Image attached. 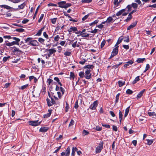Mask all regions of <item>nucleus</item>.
I'll use <instances>...</instances> for the list:
<instances>
[{"instance_id":"nucleus-48","label":"nucleus","mask_w":156,"mask_h":156,"mask_svg":"<svg viewBox=\"0 0 156 156\" xmlns=\"http://www.w3.org/2000/svg\"><path fill=\"white\" fill-rule=\"evenodd\" d=\"M45 40L44 39H43L42 38L40 37L38 39V41L41 43H42L44 42Z\"/></svg>"},{"instance_id":"nucleus-1","label":"nucleus","mask_w":156,"mask_h":156,"mask_svg":"<svg viewBox=\"0 0 156 156\" xmlns=\"http://www.w3.org/2000/svg\"><path fill=\"white\" fill-rule=\"evenodd\" d=\"M58 6L62 8L66 9L71 6V4L70 3H66L65 1H61L58 2Z\"/></svg>"},{"instance_id":"nucleus-28","label":"nucleus","mask_w":156,"mask_h":156,"mask_svg":"<svg viewBox=\"0 0 156 156\" xmlns=\"http://www.w3.org/2000/svg\"><path fill=\"white\" fill-rule=\"evenodd\" d=\"M147 144L149 145H150L153 142V141L152 140L147 139Z\"/></svg>"},{"instance_id":"nucleus-16","label":"nucleus","mask_w":156,"mask_h":156,"mask_svg":"<svg viewBox=\"0 0 156 156\" xmlns=\"http://www.w3.org/2000/svg\"><path fill=\"white\" fill-rule=\"evenodd\" d=\"M133 63V62L132 60H130L128 62H127L126 64L124 65V67L125 68H126L128 67L129 65H132Z\"/></svg>"},{"instance_id":"nucleus-25","label":"nucleus","mask_w":156,"mask_h":156,"mask_svg":"<svg viewBox=\"0 0 156 156\" xmlns=\"http://www.w3.org/2000/svg\"><path fill=\"white\" fill-rule=\"evenodd\" d=\"M12 38L16 41L15 42H16V43L17 44H19V42L20 41V39L16 37H13Z\"/></svg>"},{"instance_id":"nucleus-27","label":"nucleus","mask_w":156,"mask_h":156,"mask_svg":"<svg viewBox=\"0 0 156 156\" xmlns=\"http://www.w3.org/2000/svg\"><path fill=\"white\" fill-rule=\"evenodd\" d=\"M139 80L140 79L139 76H137L135 78L133 82V84L139 81Z\"/></svg>"},{"instance_id":"nucleus-43","label":"nucleus","mask_w":156,"mask_h":156,"mask_svg":"<svg viewBox=\"0 0 156 156\" xmlns=\"http://www.w3.org/2000/svg\"><path fill=\"white\" fill-rule=\"evenodd\" d=\"M29 85L28 84H26L25 85H23L21 87L20 89L22 90H24L25 89H26L27 88V87H28Z\"/></svg>"},{"instance_id":"nucleus-21","label":"nucleus","mask_w":156,"mask_h":156,"mask_svg":"<svg viewBox=\"0 0 156 156\" xmlns=\"http://www.w3.org/2000/svg\"><path fill=\"white\" fill-rule=\"evenodd\" d=\"M48 51H49V52L51 55L56 52V50L54 48L49 49L48 50Z\"/></svg>"},{"instance_id":"nucleus-11","label":"nucleus","mask_w":156,"mask_h":156,"mask_svg":"<svg viewBox=\"0 0 156 156\" xmlns=\"http://www.w3.org/2000/svg\"><path fill=\"white\" fill-rule=\"evenodd\" d=\"M0 7L1 8H4L7 9H12V8L7 5H0Z\"/></svg>"},{"instance_id":"nucleus-40","label":"nucleus","mask_w":156,"mask_h":156,"mask_svg":"<svg viewBox=\"0 0 156 156\" xmlns=\"http://www.w3.org/2000/svg\"><path fill=\"white\" fill-rule=\"evenodd\" d=\"M132 18V16L131 15H130L129 14L128 16V17H127L126 19V20L127 22L129 21L130 19H131Z\"/></svg>"},{"instance_id":"nucleus-19","label":"nucleus","mask_w":156,"mask_h":156,"mask_svg":"<svg viewBox=\"0 0 156 156\" xmlns=\"http://www.w3.org/2000/svg\"><path fill=\"white\" fill-rule=\"evenodd\" d=\"M118 49H113L112 51V53L113 54V55H116L118 53Z\"/></svg>"},{"instance_id":"nucleus-36","label":"nucleus","mask_w":156,"mask_h":156,"mask_svg":"<svg viewBox=\"0 0 156 156\" xmlns=\"http://www.w3.org/2000/svg\"><path fill=\"white\" fill-rule=\"evenodd\" d=\"M92 0H82L81 2L83 3H89L91 2Z\"/></svg>"},{"instance_id":"nucleus-4","label":"nucleus","mask_w":156,"mask_h":156,"mask_svg":"<svg viewBox=\"0 0 156 156\" xmlns=\"http://www.w3.org/2000/svg\"><path fill=\"white\" fill-rule=\"evenodd\" d=\"M113 20L111 16L108 17L106 21L102 22V24H106V26H108L110 25V23L112 22Z\"/></svg>"},{"instance_id":"nucleus-59","label":"nucleus","mask_w":156,"mask_h":156,"mask_svg":"<svg viewBox=\"0 0 156 156\" xmlns=\"http://www.w3.org/2000/svg\"><path fill=\"white\" fill-rule=\"evenodd\" d=\"M48 5V6H55V7L57 6V5L55 4H53V3H49Z\"/></svg>"},{"instance_id":"nucleus-49","label":"nucleus","mask_w":156,"mask_h":156,"mask_svg":"<svg viewBox=\"0 0 156 156\" xmlns=\"http://www.w3.org/2000/svg\"><path fill=\"white\" fill-rule=\"evenodd\" d=\"M71 54V52L69 51H66L64 53V55L66 56H69Z\"/></svg>"},{"instance_id":"nucleus-14","label":"nucleus","mask_w":156,"mask_h":156,"mask_svg":"<svg viewBox=\"0 0 156 156\" xmlns=\"http://www.w3.org/2000/svg\"><path fill=\"white\" fill-rule=\"evenodd\" d=\"M89 34L86 33H81V34L78 35L77 36H81L82 37H87L89 36Z\"/></svg>"},{"instance_id":"nucleus-33","label":"nucleus","mask_w":156,"mask_h":156,"mask_svg":"<svg viewBox=\"0 0 156 156\" xmlns=\"http://www.w3.org/2000/svg\"><path fill=\"white\" fill-rule=\"evenodd\" d=\"M84 73L83 72H80L79 73V76L81 78H83L84 76Z\"/></svg>"},{"instance_id":"nucleus-35","label":"nucleus","mask_w":156,"mask_h":156,"mask_svg":"<svg viewBox=\"0 0 156 156\" xmlns=\"http://www.w3.org/2000/svg\"><path fill=\"white\" fill-rule=\"evenodd\" d=\"M39 7H40V6L39 5L38 6V7H37V9H36V11L35 12V13L34 15V16H33V19H34L35 18Z\"/></svg>"},{"instance_id":"nucleus-24","label":"nucleus","mask_w":156,"mask_h":156,"mask_svg":"<svg viewBox=\"0 0 156 156\" xmlns=\"http://www.w3.org/2000/svg\"><path fill=\"white\" fill-rule=\"evenodd\" d=\"M122 116L123 115L122 114V112L120 111L119 112V118L120 120V123L121 122L122 120Z\"/></svg>"},{"instance_id":"nucleus-57","label":"nucleus","mask_w":156,"mask_h":156,"mask_svg":"<svg viewBox=\"0 0 156 156\" xmlns=\"http://www.w3.org/2000/svg\"><path fill=\"white\" fill-rule=\"evenodd\" d=\"M148 114L150 116H153V115H155V112H148Z\"/></svg>"},{"instance_id":"nucleus-64","label":"nucleus","mask_w":156,"mask_h":156,"mask_svg":"<svg viewBox=\"0 0 156 156\" xmlns=\"http://www.w3.org/2000/svg\"><path fill=\"white\" fill-rule=\"evenodd\" d=\"M9 57H4L3 59V61H4V62H6L7 60L9 58Z\"/></svg>"},{"instance_id":"nucleus-17","label":"nucleus","mask_w":156,"mask_h":156,"mask_svg":"<svg viewBox=\"0 0 156 156\" xmlns=\"http://www.w3.org/2000/svg\"><path fill=\"white\" fill-rule=\"evenodd\" d=\"M51 111H52V110H48V113L44 115V118H48V117H49L51 115Z\"/></svg>"},{"instance_id":"nucleus-9","label":"nucleus","mask_w":156,"mask_h":156,"mask_svg":"<svg viewBox=\"0 0 156 156\" xmlns=\"http://www.w3.org/2000/svg\"><path fill=\"white\" fill-rule=\"evenodd\" d=\"M137 24V22H135L132 23L130 26L128 27L127 30H129L134 27Z\"/></svg>"},{"instance_id":"nucleus-51","label":"nucleus","mask_w":156,"mask_h":156,"mask_svg":"<svg viewBox=\"0 0 156 156\" xmlns=\"http://www.w3.org/2000/svg\"><path fill=\"white\" fill-rule=\"evenodd\" d=\"M74 120L73 119H71V121L69 124V127L73 125L74 124Z\"/></svg>"},{"instance_id":"nucleus-44","label":"nucleus","mask_w":156,"mask_h":156,"mask_svg":"<svg viewBox=\"0 0 156 156\" xmlns=\"http://www.w3.org/2000/svg\"><path fill=\"white\" fill-rule=\"evenodd\" d=\"M24 5H25L24 3H23L21 4L20 5H19L18 6V8H19V9H23L24 7Z\"/></svg>"},{"instance_id":"nucleus-13","label":"nucleus","mask_w":156,"mask_h":156,"mask_svg":"<svg viewBox=\"0 0 156 156\" xmlns=\"http://www.w3.org/2000/svg\"><path fill=\"white\" fill-rule=\"evenodd\" d=\"M48 127H43L40 129L39 131L41 132H45L48 130Z\"/></svg>"},{"instance_id":"nucleus-42","label":"nucleus","mask_w":156,"mask_h":156,"mask_svg":"<svg viewBox=\"0 0 156 156\" xmlns=\"http://www.w3.org/2000/svg\"><path fill=\"white\" fill-rule=\"evenodd\" d=\"M66 112H67L68 111L69 109V105L67 102H66Z\"/></svg>"},{"instance_id":"nucleus-12","label":"nucleus","mask_w":156,"mask_h":156,"mask_svg":"<svg viewBox=\"0 0 156 156\" xmlns=\"http://www.w3.org/2000/svg\"><path fill=\"white\" fill-rule=\"evenodd\" d=\"M145 91V89H144L141 91L137 95V98H140L142 96L144 92Z\"/></svg>"},{"instance_id":"nucleus-54","label":"nucleus","mask_w":156,"mask_h":156,"mask_svg":"<svg viewBox=\"0 0 156 156\" xmlns=\"http://www.w3.org/2000/svg\"><path fill=\"white\" fill-rule=\"evenodd\" d=\"M29 20L27 19H24L22 21V23L23 24H25L27 23L28 21Z\"/></svg>"},{"instance_id":"nucleus-6","label":"nucleus","mask_w":156,"mask_h":156,"mask_svg":"<svg viewBox=\"0 0 156 156\" xmlns=\"http://www.w3.org/2000/svg\"><path fill=\"white\" fill-rule=\"evenodd\" d=\"M98 102L97 101H94L93 103L91 105L90 108L91 110H94L96 109L98 105Z\"/></svg>"},{"instance_id":"nucleus-8","label":"nucleus","mask_w":156,"mask_h":156,"mask_svg":"<svg viewBox=\"0 0 156 156\" xmlns=\"http://www.w3.org/2000/svg\"><path fill=\"white\" fill-rule=\"evenodd\" d=\"M29 44L32 46H37L38 44V43L36 40H33L30 41Z\"/></svg>"},{"instance_id":"nucleus-37","label":"nucleus","mask_w":156,"mask_h":156,"mask_svg":"<svg viewBox=\"0 0 156 156\" xmlns=\"http://www.w3.org/2000/svg\"><path fill=\"white\" fill-rule=\"evenodd\" d=\"M60 37L58 35H57L54 37V40L56 41H58L60 39Z\"/></svg>"},{"instance_id":"nucleus-45","label":"nucleus","mask_w":156,"mask_h":156,"mask_svg":"<svg viewBox=\"0 0 156 156\" xmlns=\"http://www.w3.org/2000/svg\"><path fill=\"white\" fill-rule=\"evenodd\" d=\"M114 4L117 6L119 5L118 0H114L113 2Z\"/></svg>"},{"instance_id":"nucleus-63","label":"nucleus","mask_w":156,"mask_h":156,"mask_svg":"<svg viewBox=\"0 0 156 156\" xmlns=\"http://www.w3.org/2000/svg\"><path fill=\"white\" fill-rule=\"evenodd\" d=\"M86 60H85V59H84L82 61H80L79 62V63L82 65H83L86 62Z\"/></svg>"},{"instance_id":"nucleus-61","label":"nucleus","mask_w":156,"mask_h":156,"mask_svg":"<svg viewBox=\"0 0 156 156\" xmlns=\"http://www.w3.org/2000/svg\"><path fill=\"white\" fill-rule=\"evenodd\" d=\"M10 85V83H6L4 86V88H7Z\"/></svg>"},{"instance_id":"nucleus-60","label":"nucleus","mask_w":156,"mask_h":156,"mask_svg":"<svg viewBox=\"0 0 156 156\" xmlns=\"http://www.w3.org/2000/svg\"><path fill=\"white\" fill-rule=\"evenodd\" d=\"M95 129L97 131H100L102 129V128L98 126H96Z\"/></svg>"},{"instance_id":"nucleus-34","label":"nucleus","mask_w":156,"mask_h":156,"mask_svg":"<svg viewBox=\"0 0 156 156\" xmlns=\"http://www.w3.org/2000/svg\"><path fill=\"white\" fill-rule=\"evenodd\" d=\"M124 41L128 42L129 41V36H126L124 37Z\"/></svg>"},{"instance_id":"nucleus-38","label":"nucleus","mask_w":156,"mask_h":156,"mask_svg":"<svg viewBox=\"0 0 156 156\" xmlns=\"http://www.w3.org/2000/svg\"><path fill=\"white\" fill-rule=\"evenodd\" d=\"M83 135L85 136L88 134L89 133L88 131L84 129L83 130Z\"/></svg>"},{"instance_id":"nucleus-29","label":"nucleus","mask_w":156,"mask_h":156,"mask_svg":"<svg viewBox=\"0 0 156 156\" xmlns=\"http://www.w3.org/2000/svg\"><path fill=\"white\" fill-rule=\"evenodd\" d=\"M131 5L133 8L134 9H136L138 7V5L137 4L135 3H132Z\"/></svg>"},{"instance_id":"nucleus-39","label":"nucleus","mask_w":156,"mask_h":156,"mask_svg":"<svg viewBox=\"0 0 156 156\" xmlns=\"http://www.w3.org/2000/svg\"><path fill=\"white\" fill-rule=\"evenodd\" d=\"M126 93L128 94H131L133 93V92L131 90L128 89L127 90Z\"/></svg>"},{"instance_id":"nucleus-31","label":"nucleus","mask_w":156,"mask_h":156,"mask_svg":"<svg viewBox=\"0 0 156 156\" xmlns=\"http://www.w3.org/2000/svg\"><path fill=\"white\" fill-rule=\"evenodd\" d=\"M98 22V20H96L93 22L90 23V25L91 26H93L94 25H95V24H97Z\"/></svg>"},{"instance_id":"nucleus-7","label":"nucleus","mask_w":156,"mask_h":156,"mask_svg":"<svg viewBox=\"0 0 156 156\" xmlns=\"http://www.w3.org/2000/svg\"><path fill=\"white\" fill-rule=\"evenodd\" d=\"M47 104L48 106H51L53 104L55 103V101L53 99L51 98V99L47 98Z\"/></svg>"},{"instance_id":"nucleus-2","label":"nucleus","mask_w":156,"mask_h":156,"mask_svg":"<svg viewBox=\"0 0 156 156\" xmlns=\"http://www.w3.org/2000/svg\"><path fill=\"white\" fill-rule=\"evenodd\" d=\"M103 142L102 141L100 142L99 145L96 147L95 150L96 153H100L103 148Z\"/></svg>"},{"instance_id":"nucleus-20","label":"nucleus","mask_w":156,"mask_h":156,"mask_svg":"<svg viewBox=\"0 0 156 156\" xmlns=\"http://www.w3.org/2000/svg\"><path fill=\"white\" fill-rule=\"evenodd\" d=\"M70 153V149L68 147L66 151L65 156H69Z\"/></svg>"},{"instance_id":"nucleus-62","label":"nucleus","mask_w":156,"mask_h":156,"mask_svg":"<svg viewBox=\"0 0 156 156\" xmlns=\"http://www.w3.org/2000/svg\"><path fill=\"white\" fill-rule=\"evenodd\" d=\"M77 41H76L74 43H73L72 44V46L73 48H75L76 46L78 47V46L76 45V44H77Z\"/></svg>"},{"instance_id":"nucleus-10","label":"nucleus","mask_w":156,"mask_h":156,"mask_svg":"<svg viewBox=\"0 0 156 156\" xmlns=\"http://www.w3.org/2000/svg\"><path fill=\"white\" fill-rule=\"evenodd\" d=\"M77 29L76 27H70L69 30H68V31L69 32V34H70V32H76L77 31Z\"/></svg>"},{"instance_id":"nucleus-58","label":"nucleus","mask_w":156,"mask_h":156,"mask_svg":"<svg viewBox=\"0 0 156 156\" xmlns=\"http://www.w3.org/2000/svg\"><path fill=\"white\" fill-rule=\"evenodd\" d=\"M102 125L103 126L105 127L106 128H110V126L109 125L104 124L103 123H102Z\"/></svg>"},{"instance_id":"nucleus-23","label":"nucleus","mask_w":156,"mask_h":156,"mask_svg":"<svg viewBox=\"0 0 156 156\" xmlns=\"http://www.w3.org/2000/svg\"><path fill=\"white\" fill-rule=\"evenodd\" d=\"M119 87H121L125 84V82H122V81H119L118 82Z\"/></svg>"},{"instance_id":"nucleus-15","label":"nucleus","mask_w":156,"mask_h":156,"mask_svg":"<svg viewBox=\"0 0 156 156\" xmlns=\"http://www.w3.org/2000/svg\"><path fill=\"white\" fill-rule=\"evenodd\" d=\"M125 11V9H123L119 12H118L116 14V16H119L122 14V13Z\"/></svg>"},{"instance_id":"nucleus-52","label":"nucleus","mask_w":156,"mask_h":156,"mask_svg":"<svg viewBox=\"0 0 156 156\" xmlns=\"http://www.w3.org/2000/svg\"><path fill=\"white\" fill-rule=\"evenodd\" d=\"M106 42L105 40H104L102 42L101 44V48H102L103 47H104V46L105 45V44Z\"/></svg>"},{"instance_id":"nucleus-5","label":"nucleus","mask_w":156,"mask_h":156,"mask_svg":"<svg viewBox=\"0 0 156 156\" xmlns=\"http://www.w3.org/2000/svg\"><path fill=\"white\" fill-rule=\"evenodd\" d=\"M30 125L36 126L39 125L40 124V122H38V121H30L29 122Z\"/></svg>"},{"instance_id":"nucleus-41","label":"nucleus","mask_w":156,"mask_h":156,"mask_svg":"<svg viewBox=\"0 0 156 156\" xmlns=\"http://www.w3.org/2000/svg\"><path fill=\"white\" fill-rule=\"evenodd\" d=\"M79 105H78V100H77L75 104V105L74 107L75 108L77 109L78 108V107Z\"/></svg>"},{"instance_id":"nucleus-30","label":"nucleus","mask_w":156,"mask_h":156,"mask_svg":"<svg viewBox=\"0 0 156 156\" xmlns=\"http://www.w3.org/2000/svg\"><path fill=\"white\" fill-rule=\"evenodd\" d=\"M145 60V58H139L137 60L136 62L138 63L143 62Z\"/></svg>"},{"instance_id":"nucleus-47","label":"nucleus","mask_w":156,"mask_h":156,"mask_svg":"<svg viewBox=\"0 0 156 156\" xmlns=\"http://www.w3.org/2000/svg\"><path fill=\"white\" fill-rule=\"evenodd\" d=\"M132 7V6L131 5H129L127 6L126 8L128 9V12H129L130 11V10H131Z\"/></svg>"},{"instance_id":"nucleus-32","label":"nucleus","mask_w":156,"mask_h":156,"mask_svg":"<svg viewBox=\"0 0 156 156\" xmlns=\"http://www.w3.org/2000/svg\"><path fill=\"white\" fill-rule=\"evenodd\" d=\"M74 73L72 72H70V78L71 79H73L74 78Z\"/></svg>"},{"instance_id":"nucleus-53","label":"nucleus","mask_w":156,"mask_h":156,"mask_svg":"<svg viewBox=\"0 0 156 156\" xmlns=\"http://www.w3.org/2000/svg\"><path fill=\"white\" fill-rule=\"evenodd\" d=\"M150 69V66L149 64H147L146 66L145 70L144 71V72H145L147 70Z\"/></svg>"},{"instance_id":"nucleus-22","label":"nucleus","mask_w":156,"mask_h":156,"mask_svg":"<svg viewBox=\"0 0 156 156\" xmlns=\"http://www.w3.org/2000/svg\"><path fill=\"white\" fill-rule=\"evenodd\" d=\"M44 29V27L42 28L40 30H38L36 35L37 36H40L43 30Z\"/></svg>"},{"instance_id":"nucleus-3","label":"nucleus","mask_w":156,"mask_h":156,"mask_svg":"<svg viewBox=\"0 0 156 156\" xmlns=\"http://www.w3.org/2000/svg\"><path fill=\"white\" fill-rule=\"evenodd\" d=\"M90 72L91 70L89 69H87L86 70L84 73V77L86 79H89L90 78L91 75Z\"/></svg>"},{"instance_id":"nucleus-18","label":"nucleus","mask_w":156,"mask_h":156,"mask_svg":"<svg viewBox=\"0 0 156 156\" xmlns=\"http://www.w3.org/2000/svg\"><path fill=\"white\" fill-rule=\"evenodd\" d=\"M129 108L130 106H129L126 109L125 112V114L124 115V117L125 118L127 116L129 110Z\"/></svg>"},{"instance_id":"nucleus-55","label":"nucleus","mask_w":156,"mask_h":156,"mask_svg":"<svg viewBox=\"0 0 156 156\" xmlns=\"http://www.w3.org/2000/svg\"><path fill=\"white\" fill-rule=\"evenodd\" d=\"M56 20H57V18H54L53 19H51V20L52 23L53 24H55L56 21Z\"/></svg>"},{"instance_id":"nucleus-50","label":"nucleus","mask_w":156,"mask_h":156,"mask_svg":"<svg viewBox=\"0 0 156 156\" xmlns=\"http://www.w3.org/2000/svg\"><path fill=\"white\" fill-rule=\"evenodd\" d=\"M16 31L17 32H21L24 31V29L22 28H18L16 30Z\"/></svg>"},{"instance_id":"nucleus-26","label":"nucleus","mask_w":156,"mask_h":156,"mask_svg":"<svg viewBox=\"0 0 156 156\" xmlns=\"http://www.w3.org/2000/svg\"><path fill=\"white\" fill-rule=\"evenodd\" d=\"M123 39V37L121 36L119 38L116 43L117 44H119L122 41Z\"/></svg>"},{"instance_id":"nucleus-56","label":"nucleus","mask_w":156,"mask_h":156,"mask_svg":"<svg viewBox=\"0 0 156 156\" xmlns=\"http://www.w3.org/2000/svg\"><path fill=\"white\" fill-rule=\"evenodd\" d=\"M120 94L119 93L118 94H117L116 96V100H115V103H116L118 102V100L119 99V96Z\"/></svg>"},{"instance_id":"nucleus-46","label":"nucleus","mask_w":156,"mask_h":156,"mask_svg":"<svg viewBox=\"0 0 156 156\" xmlns=\"http://www.w3.org/2000/svg\"><path fill=\"white\" fill-rule=\"evenodd\" d=\"M44 16V14H42L41 15V16L38 20V22L39 23H40L41 21L42 20Z\"/></svg>"}]
</instances>
